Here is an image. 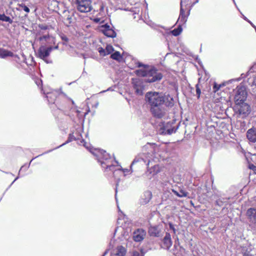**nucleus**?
I'll return each mask as SVG.
<instances>
[{"label":"nucleus","instance_id":"nucleus-1","mask_svg":"<svg viewBox=\"0 0 256 256\" xmlns=\"http://www.w3.org/2000/svg\"><path fill=\"white\" fill-rule=\"evenodd\" d=\"M138 67L144 66L142 68L136 71V75L140 76L146 77V81L148 82H153L160 80L162 78V74L158 72L154 68L149 66H144L142 64H138Z\"/></svg>","mask_w":256,"mask_h":256},{"label":"nucleus","instance_id":"nucleus-2","mask_svg":"<svg viewBox=\"0 0 256 256\" xmlns=\"http://www.w3.org/2000/svg\"><path fill=\"white\" fill-rule=\"evenodd\" d=\"M104 170L105 172H112L113 176L115 178L116 174L118 172H122L124 176L126 175V172H132V166L138 161H132L130 164L129 168H122V167L118 164V161H98Z\"/></svg>","mask_w":256,"mask_h":256},{"label":"nucleus","instance_id":"nucleus-3","mask_svg":"<svg viewBox=\"0 0 256 256\" xmlns=\"http://www.w3.org/2000/svg\"><path fill=\"white\" fill-rule=\"evenodd\" d=\"M198 2V0H196L194 2H192L191 0H181L180 3V14L178 21L180 22L182 24L186 23L192 7Z\"/></svg>","mask_w":256,"mask_h":256},{"label":"nucleus","instance_id":"nucleus-4","mask_svg":"<svg viewBox=\"0 0 256 256\" xmlns=\"http://www.w3.org/2000/svg\"><path fill=\"white\" fill-rule=\"evenodd\" d=\"M145 99L150 108L164 104L165 102V96L157 92H147L145 96Z\"/></svg>","mask_w":256,"mask_h":256},{"label":"nucleus","instance_id":"nucleus-5","mask_svg":"<svg viewBox=\"0 0 256 256\" xmlns=\"http://www.w3.org/2000/svg\"><path fill=\"white\" fill-rule=\"evenodd\" d=\"M158 148L154 143H148L142 147V152L138 154V160L152 158Z\"/></svg>","mask_w":256,"mask_h":256},{"label":"nucleus","instance_id":"nucleus-6","mask_svg":"<svg viewBox=\"0 0 256 256\" xmlns=\"http://www.w3.org/2000/svg\"><path fill=\"white\" fill-rule=\"evenodd\" d=\"M247 96L246 88L242 85H239L236 87V92L234 96V100L237 104L244 102Z\"/></svg>","mask_w":256,"mask_h":256},{"label":"nucleus","instance_id":"nucleus-7","mask_svg":"<svg viewBox=\"0 0 256 256\" xmlns=\"http://www.w3.org/2000/svg\"><path fill=\"white\" fill-rule=\"evenodd\" d=\"M76 8L81 12H88L92 10L91 0H76Z\"/></svg>","mask_w":256,"mask_h":256},{"label":"nucleus","instance_id":"nucleus-8","mask_svg":"<svg viewBox=\"0 0 256 256\" xmlns=\"http://www.w3.org/2000/svg\"><path fill=\"white\" fill-rule=\"evenodd\" d=\"M150 110L153 116L156 118H162L166 114V110L164 108V104L152 107Z\"/></svg>","mask_w":256,"mask_h":256},{"label":"nucleus","instance_id":"nucleus-9","mask_svg":"<svg viewBox=\"0 0 256 256\" xmlns=\"http://www.w3.org/2000/svg\"><path fill=\"white\" fill-rule=\"evenodd\" d=\"M52 50V46L46 47L45 46H41L38 50V56L48 63V62L46 59L50 56Z\"/></svg>","mask_w":256,"mask_h":256},{"label":"nucleus","instance_id":"nucleus-10","mask_svg":"<svg viewBox=\"0 0 256 256\" xmlns=\"http://www.w3.org/2000/svg\"><path fill=\"white\" fill-rule=\"evenodd\" d=\"M100 30L105 36L108 37L114 38L116 36V32L108 24H105L100 27Z\"/></svg>","mask_w":256,"mask_h":256},{"label":"nucleus","instance_id":"nucleus-11","mask_svg":"<svg viewBox=\"0 0 256 256\" xmlns=\"http://www.w3.org/2000/svg\"><path fill=\"white\" fill-rule=\"evenodd\" d=\"M157 161H148L147 168L150 173L154 175L160 171V167L156 164Z\"/></svg>","mask_w":256,"mask_h":256},{"label":"nucleus","instance_id":"nucleus-12","mask_svg":"<svg viewBox=\"0 0 256 256\" xmlns=\"http://www.w3.org/2000/svg\"><path fill=\"white\" fill-rule=\"evenodd\" d=\"M148 232L150 236L154 237H161L164 234L162 229L158 226H150Z\"/></svg>","mask_w":256,"mask_h":256},{"label":"nucleus","instance_id":"nucleus-13","mask_svg":"<svg viewBox=\"0 0 256 256\" xmlns=\"http://www.w3.org/2000/svg\"><path fill=\"white\" fill-rule=\"evenodd\" d=\"M146 235V232L142 228H138L134 232L132 235L133 240L136 242H142Z\"/></svg>","mask_w":256,"mask_h":256},{"label":"nucleus","instance_id":"nucleus-14","mask_svg":"<svg viewBox=\"0 0 256 256\" xmlns=\"http://www.w3.org/2000/svg\"><path fill=\"white\" fill-rule=\"evenodd\" d=\"M172 244V242L171 238V236L169 232H166V235L163 238L162 244H160L161 248L168 250Z\"/></svg>","mask_w":256,"mask_h":256},{"label":"nucleus","instance_id":"nucleus-15","mask_svg":"<svg viewBox=\"0 0 256 256\" xmlns=\"http://www.w3.org/2000/svg\"><path fill=\"white\" fill-rule=\"evenodd\" d=\"M246 216L249 222L256 226V208H248L246 212Z\"/></svg>","mask_w":256,"mask_h":256},{"label":"nucleus","instance_id":"nucleus-16","mask_svg":"<svg viewBox=\"0 0 256 256\" xmlns=\"http://www.w3.org/2000/svg\"><path fill=\"white\" fill-rule=\"evenodd\" d=\"M133 87L137 94L142 95L143 94L144 86L142 82L140 80H134L132 82Z\"/></svg>","mask_w":256,"mask_h":256},{"label":"nucleus","instance_id":"nucleus-17","mask_svg":"<svg viewBox=\"0 0 256 256\" xmlns=\"http://www.w3.org/2000/svg\"><path fill=\"white\" fill-rule=\"evenodd\" d=\"M246 138L250 142L252 143L256 142V127H253L248 130Z\"/></svg>","mask_w":256,"mask_h":256},{"label":"nucleus","instance_id":"nucleus-18","mask_svg":"<svg viewBox=\"0 0 256 256\" xmlns=\"http://www.w3.org/2000/svg\"><path fill=\"white\" fill-rule=\"evenodd\" d=\"M152 198V192L149 190L145 191L142 196L140 202L142 204H146L150 201Z\"/></svg>","mask_w":256,"mask_h":256},{"label":"nucleus","instance_id":"nucleus-19","mask_svg":"<svg viewBox=\"0 0 256 256\" xmlns=\"http://www.w3.org/2000/svg\"><path fill=\"white\" fill-rule=\"evenodd\" d=\"M63 17L64 22L66 26H68L72 21L73 13L70 14L69 11H64Z\"/></svg>","mask_w":256,"mask_h":256},{"label":"nucleus","instance_id":"nucleus-20","mask_svg":"<svg viewBox=\"0 0 256 256\" xmlns=\"http://www.w3.org/2000/svg\"><path fill=\"white\" fill-rule=\"evenodd\" d=\"M175 236H173V238H174ZM180 248V251L181 253L184 252H185V249L183 248L182 246H180V242L179 238L178 236L176 235L175 238V242L174 244V248L172 249V253L174 254L176 256L178 254V252H176V250Z\"/></svg>","mask_w":256,"mask_h":256},{"label":"nucleus","instance_id":"nucleus-21","mask_svg":"<svg viewBox=\"0 0 256 256\" xmlns=\"http://www.w3.org/2000/svg\"><path fill=\"white\" fill-rule=\"evenodd\" d=\"M172 124L170 122L166 123L163 128V130L162 132V133L164 134H170L176 131V130L174 129V128H171Z\"/></svg>","mask_w":256,"mask_h":256},{"label":"nucleus","instance_id":"nucleus-22","mask_svg":"<svg viewBox=\"0 0 256 256\" xmlns=\"http://www.w3.org/2000/svg\"><path fill=\"white\" fill-rule=\"evenodd\" d=\"M126 250L122 246H119L117 248L115 253L112 256H124L126 254Z\"/></svg>","mask_w":256,"mask_h":256},{"label":"nucleus","instance_id":"nucleus-23","mask_svg":"<svg viewBox=\"0 0 256 256\" xmlns=\"http://www.w3.org/2000/svg\"><path fill=\"white\" fill-rule=\"evenodd\" d=\"M14 54L10 51L0 48V57L5 58L7 56H13Z\"/></svg>","mask_w":256,"mask_h":256},{"label":"nucleus","instance_id":"nucleus-24","mask_svg":"<svg viewBox=\"0 0 256 256\" xmlns=\"http://www.w3.org/2000/svg\"><path fill=\"white\" fill-rule=\"evenodd\" d=\"M229 198H220L216 201V205L219 206H222L224 204L226 203Z\"/></svg>","mask_w":256,"mask_h":256},{"label":"nucleus","instance_id":"nucleus-25","mask_svg":"<svg viewBox=\"0 0 256 256\" xmlns=\"http://www.w3.org/2000/svg\"><path fill=\"white\" fill-rule=\"evenodd\" d=\"M172 192L176 196L180 198L186 197L188 196V193L183 190H180L179 192L172 189Z\"/></svg>","mask_w":256,"mask_h":256},{"label":"nucleus","instance_id":"nucleus-26","mask_svg":"<svg viewBox=\"0 0 256 256\" xmlns=\"http://www.w3.org/2000/svg\"><path fill=\"white\" fill-rule=\"evenodd\" d=\"M100 154L102 155V158L103 160H108L110 159L114 158L115 160L116 158L113 155L111 156L109 154L107 153L106 151L102 150Z\"/></svg>","mask_w":256,"mask_h":256},{"label":"nucleus","instance_id":"nucleus-27","mask_svg":"<svg viewBox=\"0 0 256 256\" xmlns=\"http://www.w3.org/2000/svg\"><path fill=\"white\" fill-rule=\"evenodd\" d=\"M165 104L168 107H172L174 106V100L172 98L168 96L165 97Z\"/></svg>","mask_w":256,"mask_h":256},{"label":"nucleus","instance_id":"nucleus-28","mask_svg":"<svg viewBox=\"0 0 256 256\" xmlns=\"http://www.w3.org/2000/svg\"><path fill=\"white\" fill-rule=\"evenodd\" d=\"M110 58L113 60H116L118 62H120L122 58V57L118 52H116L112 54L110 56Z\"/></svg>","mask_w":256,"mask_h":256},{"label":"nucleus","instance_id":"nucleus-29","mask_svg":"<svg viewBox=\"0 0 256 256\" xmlns=\"http://www.w3.org/2000/svg\"><path fill=\"white\" fill-rule=\"evenodd\" d=\"M48 100L50 103H54L56 100V96L53 93H48L46 95Z\"/></svg>","mask_w":256,"mask_h":256},{"label":"nucleus","instance_id":"nucleus-30","mask_svg":"<svg viewBox=\"0 0 256 256\" xmlns=\"http://www.w3.org/2000/svg\"><path fill=\"white\" fill-rule=\"evenodd\" d=\"M0 20L3 22H8L9 23H12V20L8 16H6L4 14H0Z\"/></svg>","mask_w":256,"mask_h":256},{"label":"nucleus","instance_id":"nucleus-31","mask_svg":"<svg viewBox=\"0 0 256 256\" xmlns=\"http://www.w3.org/2000/svg\"><path fill=\"white\" fill-rule=\"evenodd\" d=\"M32 161H30L28 163L25 164L23 166H22L19 170V174H20V172H25L28 168L30 167Z\"/></svg>","mask_w":256,"mask_h":256},{"label":"nucleus","instance_id":"nucleus-32","mask_svg":"<svg viewBox=\"0 0 256 256\" xmlns=\"http://www.w3.org/2000/svg\"><path fill=\"white\" fill-rule=\"evenodd\" d=\"M182 32V28L180 26H179L177 28L173 30L171 32L172 34V35H174V36H178Z\"/></svg>","mask_w":256,"mask_h":256},{"label":"nucleus","instance_id":"nucleus-33","mask_svg":"<svg viewBox=\"0 0 256 256\" xmlns=\"http://www.w3.org/2000/svg\"><path fill=\"white\" fill-rule=\"evenodd\" d=\"M168 225L169 226L170 229L172 231L174 236H176L177 230L175 228V226L171 222H168Z\"/></svg>","mask_w":256,"mask_h":256},{"label":"nucleus","instance_id":"nucleus-34","mask_svg":"<svg viewBox=\"0 0 256 256\" xmlns=\"http://www.w3.org/2000/svg\"><path fill=\"white\" fill-rule=\"evenodd\" d=\"M105 49L106 55L111 54L114 50L113 47L110 45H108Z\"/></svg>","mask_w":256,"mask_h":256},{"label":"nucleus","instance_id":"nucleus-35","mask_svg":"<svg viewBox=\"0 0 256 256\" xmlns=\"http://www.w3.org/2000/svg\"><path fill=\"white\" fill-rule=\"evenodd\" d=\"M19 6L20 8V10H24L26 12H30L29 8L28 6H26L25 4H20L19 5Z\"/></svg>","mask_w":256,"mask_h":256},{"label":"nucleus","instance_id":"nucleus-36","mask_svg":"<svg viewBox=\"0 0 256 256\" xmlns=\"http://www.w3.org/2000/svg\"><path fill=\"white\" fill-rule=\"evenodd\" d=\"M98 51L100 53V54L101 56H106V49L103 48H98Z\"/></svg>","mask_w":256,"mask_h":256},{"label":"nucleus","instance_id":"nucleus-37","mask_svg":"<svg viewBox=\"0 0 256 256\" xmlns=\"http://www.w3.org/2000/svg\"><path fill=\"white\" fill-rule=\"evenodd\" d=\"M248 167L249 169L252 170L254 172V174H256V166L252 164L248 163Z\"/></svg>","mask_w":256,"mask_h":256},{"label":"nucleus","instance_id":"nucleus-38","mask_svg":"<svg viewBox=\"0 0 256 256\" xmlns=\"http://www.w3.org/2000/svg\"><path fill=\"white\" fill-rule=\"evenodd\" d=\"M196 93L198 95V98H199L200 97L201 91L200 88L198 86V84H196Z\"/></svg>","mask_w":256,"mask_h":256},{"label":"nucleus","instance_id":"nucleus-39","mask_svg":"<svg viewBox=\"0 0 256 256\" xmlns=\"http://www.w3.org/2000/svg\"><path fill=\"white\" fill-rule=\"evenodd\" d=\"M132 256H144V254L142 252H140L138 251H134L132 254Z\"/></svg>","mask_w":256,"mask_h":256},{"label":"nucleus","instance_id":"nucleus-40","mask_svg":"<svg viewBox=\"0 0 256 256\" xmlns=\"http://www.w3.org/2000/svg\"><path fill=\"white\" fill-rule=\"evenodd\" d=\"M38 26L40 30H48V26L42 24H38Z\"/></svg>","mask_w":256,"mask_h":256},{"label":"nucleus","instance_id":"nucleus-41","mask_svg":"<svg viewBox=\"0 0 256 256\" xmlns=\"http://www.w3.org/2000/svg\"><path fill=\"white\" fill-rule=\"evenodd\" d=\"M50 38L48 34L43 36H42L40 37L39 40L40 41H42L43 40H46L48 38Z\"/></svg>","mask_w":256,"mask_h":256},{"label":"nucleus","instance_id":"nucleus-42","mask_svg":"<svg viewBox=\"0 0 256 256\" xmlns=\"http://www.w3.org/2000/svg\"><path fill=\"white\" fill-rule=\"evenodd\" d=\"M220 85L218 86H217L215 84L214 86V91L216 92L217 90H218L220 87Z\"/></svg>","mask_w":256,"mask_h":256},{"label":"nucleus","instance_id":"nucleus-43","mask_svg":"<svg viewBox=\"0 0 256 256\" xmlns=\"http://www.w3.org/2000/svg\"><path fill=\"white\" fill-rule=\"evenodd\" d=\"M235 80H228V82H225L224 83V84H222V85H223V86L226 85V84H228V83L232 82H233V81H235Z\"/></svg>","mask_w":256,"mask_h":256},{"label":"nucleus","instance_id":"nucleus-44","mask_svg":"<svg viewBox=\"0 0 256 256\" xmlns=\"http://www.w3.org/2000/svg\"><path fill=\"white\" fill-rule=\"evenodd\" d=\"M19 176H17L14 180L12 182V184H10V186L15 181H16L18 178Z\"/></svg>","mask_w":256,"mask_h":256},{"label":"nucleus","instance_id":"nucleus-45","mask_svg":"<svg viewBox=\"0 0 256 256\" xmlns=\"http://www.w3.org/2000/svg\"><path fill=\"white\" fill-rule=\"evenodd\" d=\"M104 6L102 4L100 6V11L102 12L104 10Z\"/></svg>","mask_w":256,"mask_h":256},{"label":"nucleus","instance_id":"nucleus-46","mask_svg":"<svg viewBox=\"0 0 256 256\" xmlns=\"http://www.w3.org/2000/svg\"><path fill=\"white\" fill-rule=\"evenodd\" d=\"M100 20V18H96L94 20V21L96 22H99Z\"/></svg>","mask_w":256,"mask_h":256},{"label":"nucleus","instance_id":"nucleus-47","mask_svg":"<svg viewBox=\"0 0 256 256\" xmlns=\"http://www.w3.org/2000/svg\"><path fill=\"white\" fill-rule=\"evenodd\" d=\"M108 250H106L104 252V254H102V256H105L108 254Z\"/></svg>","mask_w":256,"mask_h":256},{"label":"nucleus","instance_id":"nucleus-48","mask_svg":"<svg viewBox=\"0 0 256 256\" xmlns=\"http://www.w3.org/2000/svg\"><path fill=\"white\" fill-rule=\"evenodd\" d=\"M120 181V180L119 178L117 180L116 184V186L118 185V183H119Z\"/></svg>","mask_w":256,"mask_h":256},{"label":"nucleus","instance_id":"nucleus-49","mask_svg":"<svg viewBox=\"0 0 256 256\" xmlns=\"http://www.w3.org/2000/svg\"><path fill=\"white\" fill-rule=\"evenodd\" d=\"M62 40H64L66 41H68V38H66V37L62 38Z\"/></svg>","mask_w":256,"mask_h":256},{"label":"nucleus","instance_id":"nucleus-50","mask_svg":"<svg viewBox=\"0 0 256 256\" xmlns=\"http://www.w3.org/2000/svg\"><path fill=\"white\" fill-rule=\"evenodd\" d=\"M116 193H117V188L116 187V196H115L116 200Z\"/></svg>","mask_w":256,"mask_h":256},{"label":"nucleus","instance_id":"nucleus-51","mask_svg":"<svg viewBox=\"0 0 256 256\" xmlns=\"http://www.w3.org/2000/svg\"><path fill=\"white\" fill-rule=\"evenodd\" d=\"M58 46H54V48L52 47L53 49H56V50L58 49Z\"/></svg>","mask_w":256,"mask_h":256},{"label":"nucleus","instance_id":"nucleus-52","mask_svg":"<svg viewBox=\"0 0 256 256\" xmlns=\"http://www.w3.org/2000/svg\"><path fill=\"white\" fill-rule=\"evenodd\" d=\"M68 142L67 141L66 142L64 143V144H62L60 145V146H58V148H59V147H60V146H63V145H64V144H66V143H67Z\"/></svg>","mask_w":256,"mask_h":256},{"label":"nucleus","instance_id":"nucleus-53","mask_svg":"<svg viewBox=\"0 0 256 256\" xmlns=\"http://www.w3.org/2000/svg\"><path fill=\"white\" fill-rule=\"evenodd\" d=\"M250 22V24L252 26H253L255 30H256V27L254 26V25L252 24V23H251L250 22Z\"/></svg>","mask_w":256,"mask_h":256},{"label":"nucleus","instance_id":"nucleus-54","mask_svg":"<svg viewBox=\"0 0 256 256\" xmlns=\"http://www.w3.org/2000/svg\"><path fill=\"white\" fill-rule=\"evenodd\" d=\"M38 156H36L35 158H32V160H33L34 159L36 158Z\"/></svg>","mask_w":256,"mask_h":256},{"label":"nucleus","instance_id":"nucleus-55","mask_svg":"<svg viewBox=\"0 0 256 256\" xmlns=\"http://www.w3.org/2000/svg\"><path fill=\"white\" fill-rule=\"evenodd\" d=\"M118 228V227H117L116 228H115V230H114V234L116 232V230H117V228Z\"/></svg>","mask_w":256,"mask_h":256},{"label":"nucleus","instance_id":"nucleus-56","mask_svg":"<svg viewBox=\"0 0 256 256\" xmlns=\"http://www.w3.org/2000/svg\"><path fill=\"white\" fill-rule=\"evenodd\" d=\"M82 56L84 57V58H85L84 56V54H81Z\"/></svg>","mask_w":256,"mask_h":256}]
</instances>
